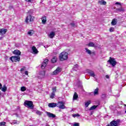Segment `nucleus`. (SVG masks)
<instances>
[{"label": "nucleus", "instance_id": "20", "mask_svg": "<svg viewBox=\"0 0 126 126\" xmlns=\"http://www.w3.org/2000/svg\"><path fill=\"white\" fill-rule=\"evenodd\" d=\"M1 91L2 92H5L6 90H7V88L6 87V86L5 85H4L3 87L1 89Z\"/></svg>", "mask_w": 126, "mask_h": 126}, {"label": "nucleus", "instance_id": "7", "mask_svg": "<svg viewBox=\"0 0 126 126\" xmlns=\"http://www.w3.org/2000/svg\"><path fill=\"white\" fill-rule=\"evenodd\" d=\"M10 60L12 63H13V62L16 63V62H19V61H20V57L19 56H12L10 58Z\"/></svg>", "mask_w": 126, "mask_h": 126}, {"label": "nucleus", "instance_id": "10", "mask_svg": "<svg viewBox=\"0 0 126 126\" xmlns=\"http://www.w3.org/2000/svg\"><path fill=\"white\" fill-rule=\"evenodd\" d=\"M45 71H41L39 72V76H38L39 78L42 79V78H44L45 77Z\"/></svg>", "mask_w": 126, "mask_h": 126}, {"label": "nucleus", "instance_id": "9", "mask_svg": "<svg viewBox=\"0 0 126 126\" xmlns=\"http://www.w3.org/2000/svg\"><path fill=\"white\" fill-rule=\"evenodd\" d=\"M46 114H47L48 117L49 118H52V119L56 118V115H55L52 113L46 111Z\"/></svg>", "mask_w": 126, "mask_h": 126}, {"label": "nucleus", "instance_id": "15", "mask_svg": "<svg viewBox=\"0 0 126 126\" xmlns=\"http://www.w3.org/2000/svg\"><path fill=\"white\" fill-rule=\"evenodd\" d=\"M13 53L14 55H17V56H20L21 55V52L18 50H14Z\"/></svg>", "mask_w": 126, "mask_h": 126}, {"label": "nucleus", "instance_id": "40", "mask_svg": "<svg viewBox=\"0 0 126 126\" xmlns=\"http://www.w3.org/2000/svg\"><path fill=\"white\" fill-rule=\"evenodd\" d=\"M48 62H49V60H48V59H45V60L44 61L43 63H46V64H47Z\"/></svg>", "mask_w": 126, "mask_h": 126}, {"label": "nucleus", "instance_id": "17", "mask_svg": "<svg viewBox=\"0 0 126 126\" xmlns=\"http://www.w3.org/2000/svg\"><path fill=\"white\" fill-rule=\"evenodd\" d=\"M32 50L33 53L38 54V50H37V48H36V47L32 46Z\"/></svg>", "mask_w": 126, "mask_h": 126}, {"label": "nucleus", "instance_id": "1", "mask_svg": "<svg viewBox=\"0 0 126 126\" xmlns=\"http://www.w3.org/2000/svg\"><path fill=\"white\" fill-rule=\"evenodd\" d=\"M49 108H55L58 107L59 109H65L66 107L64 106V103L63 101H59L58 103H50L48 104Z\"/></svg>", "mask_w": 126, "mask_h": 126}, {"label": "nucleus", "instance_id": "37", "mask_svg": "<svg viewBox=\"0 0 126 126\" xmlns=\"http://www.w3.org/2000/svg\"><path fill=\"white\" fill-rule=\"evenodd\" d=\"M52 90V92H54V93H55L56 91H57V87H54V88H53Z\"/></svg>", "mask_w": 126, "mask_h": 126}, {"label": "nucleus", "instance_id": "52", "mask_svg": "<svg viewBox=\"0 0 126 126\" xmlns=\"http://www.w3.org/2000/svg\"><path fill=\"white\" fill-rule=\"evenodd\" d=\"M118 97H120V95H119L118 96Z\"/></svg>", "mask_w": 126, "mask_h": 126}, {"label": "nucleus", "instance_id": "8", "mask_svg": "<svg viewBox=\"0 0 126 126\" xmlns=\"http://www.w3.org/2000/svg\"><path fill=\"white\" fill-rule=\"evenodd\" d=\"M62 71V68H60V67H58L55 70H54L52 73V75H57Z\"/></svg>", "mask_w": 126, "mask_h": 126}, {"label": "nucleus", "instance_id": "29", "mask_svg": "<svg viewBox=\"0 0 126 126\" xmlns=\"http://www.w3.org/2000/svg\"><path fill=\"white\" fill-rule=\"evenodd\" d=\"M21 91L22 92H24V91H26V87L23 86L21 88Z\"/></svg>", "mask_w": 126, "mask_h": 126}, {"label": "nucleus", "instance_id": "16", "mask_svg": "<svg viewBox=\"0 0 126 126\" xmlns=\"http://www.w3.org/2000/svg\"><path fill=\"white\" fill-rule=\"evenodd\" d=\"M42 23L43 24H45L47 22V17L44 16L41 18Z\"/></svg>", "mask_w": 126, "mask_h": 126}, {"label": "nucleus", "instance_id": "36", "mask_svg": "<svg viewBox=\"0 0 126 126\" xmlns=\"http://www.w3.org/2000/svg\"><path fill=\"white\" fill-rule=\"evenodd\" d=\"M71 27H76V24H74V23H72L70 24Z\"/></svg>", "mask_w": 126, "mask_h": 126}, {"label": "nucleus", "instance_id": "54", "mask_svg": "<svg viewBox=\"0 0 126 126\" xmlns=\"http://www.w3.org/2000/svg\"><path fill=\"white\" fill-rule=\"evenodd\" d=\"M45 48H46V46H44Z\"/></svg>", "mask_w": 126, "mask_h": 126}, {"label": "nucleus", "instance_id": "22", "mask_svg": "<svg viewBox=\"0 0 126 126\" xmlns=\"http://www.w3.org/2000/svg\"><path fill=\"white\" fill-rule=\"evenodd\" d=\"M98 2L99 3V4H103L104 5H105L106 4V3H107L106 1H105L104 0H100L98 1Z\"/></svg>", "mask_w": 126, "mask_h": 126}, {"label": "nucleus", "instance_id": "49", "mask_svg": "<svg viewBox=\"0 0 126 126\" xmlns=\"http://www.w3.org/2000/svg\"><path fill=\"white\" fill-rule=\"evenodd\" d=\"M106 126H110V124H108V125H107Z\"/></svg>", "mask_w": 126, "mask_h": 126}, {"label": "nucleus", "instance_id": "3", "mask_svg": "<svg viewBox=\"0 0 126 126\" xmlns=\"http://www.w3.org/2000/svg\"><path fill=\"white\" fill-rule=\"evenodd\" d=\"M31 11H32V10L29 11L28 15L26 19V22H27V23L28 22H33V21H34V17L32 16Z\"/></svg>", "mask_w": 126, "mask_h": 126}, {"label": "nucleus", "instance_id": "14", "mask_svg": "<svg viewBox=\"0 0 126 126\" xmlns=\"http://www.w3.org/2000/svg\"><path fill=\"white\" fill-rule=\"evenodd\" d=\"M55 35H56V33H55V32H51L50 33V34H48V36H49V38H50L51 39H53V38H54Z\"/></svg>", "mask_w": 126, "mask_h": 126}, {"label": "nucleus", "instance_id": "25", "mask_svg": "<svg viewBox=\"0 0 126 126\" xmlns=\"http://www.w3.org/2000/svg\"><path fill=\"white\" fill-rule=\"evenodd\" d=\"M112 25H116L117 24V21H116V19H114L111 22Z\"/></svg>", "mask_w": 126, "mask_h": 126}, {"label": "nucleus", "instance_id": "53", "mask_svg": "<svg viewBox=\"0 0 126 126\" xmlns=\"http://www.w3.org/2000/svg\"><path fill=\"white\" fill-rule=\"evenodd\" d=\"M32 112H34V110H32Z\"/></svg>", "mask_w": 126, "mask_h": 126}, {"label": "nucleus", "instance_id": "28", "mask_svg": "<svg viewBox=\"0 0 126 126\" xmlns=\"http://www.w3.org/2000/svg\"><path fill=\"white\" fill-rule=\"evenodd\" d=\"M46 66H47V64H46V63H44L43 62L41 65V68H42V69H44V68H45V67H46Z\"/></svg>", "mask_w": 126, "mask_h": 126}, {"label": "nucleus", "instance_id": "32", "mask_svg": "<svg viewBox=\"0 0 126 126\" xmlns=\"http://www.w3.org/2000/svg\"><path fill=\"white\" fill-rule=\"evenodd\" d=\"M28 34L29 35V36H32V35L33 34V31H30L28 32Z\"/></svg>", "mask_w": 126, "mask_h": 126}, {"label": "nucleus", "instance_id": "5", "mask_svg": "<svg viewBox=\"0 0 126 126\" xmlns=\"http://www.w3.org/2000/svg\"><path fill=\"white\" fill-rule=\"evenodd\" d=\"M121 124V120L120 119L114 120L110 122L109 125L110 126H119Z\"/></svg>", "mask_w": 126, "mask_h": 126}, {"label": "nucleus", "instance_id": "38", "mask_svg": "<svg viewBox=\"0 0 126 126\" xmlns=\"http://www.w3.org/2000/svg\"><path fill=\"white\" fill-rule=\"evenodd\" d=\"M5 126V122L0 123V126Z\"/></svg>", "mask_w": 126, "mask_h": 126}, {"label": "nucleus", "instance_id": "43", "mask_svg": "<svg viewBox=\"0 0 126 126\" xmlns=\"http://www.w3.org/2000/svg\"><path fill=\"white\" fill-rule=\"evenodd\" d=\"M102 98H106V94H103L102 95Z\"/></svg>", "mask_w": 126, "mask_h": 126}, {"label": "nucleus", "instance_id": "4", "mask_svg": "<svg viewBox=\"0 0 126 126\" xmlns=\"http://www.w3.org/2000/svg\"><path fill=\"white\" fill-rule=\"evenodd\" d=\"M25 107L27 108H30V109H33L34 108V105H33V102L32 101L26 100L24 102Z\"/></svg>", "mask_w": 126, "mask_h": 126}, {"label": "nucleus", "instance_id": "26", "mask_svg": "<svg viewBox=\"0 0 126 126\" xmlns=\"http://www.w3.org/2000/svg\"><path fill=\"white\" fill-rule=\"evenodd\" d=\"M88 46H89V47H94V43H93V42H90L88 44Z\"/></svg>", "mask_w": 126, "mask_h": 126}, {"label": "nucleus", "instance_id": "12", "mask_svg": "<svg viewBox=\"0 0 126 126\" xmlns=\"http://www.w3.org/2000/svg\"><path fill=\"white\" fill-rule=\"evenodd\" d=\"M7 32V30L5 29H0V35H4L5 33Z\"/></svg>", "mask_w": 126, "mask_h": 126}, {"label": "nucleus", "instance_id": "48", "mask_svg": "<svg viewBox=\"0 0 126 126\" xmlns=\"http://www.w3.org/2000/svg\"><path fill=\"white\" fill-rule=\"evenodd\" d=\"M2 86V85H1V84H0V89H1Z\"/></svg>", "mask_w": 126, "mask_h": 126}, {"label": "nucleus", "instance_id": "45", "mask_svg": "<svg viewBox=\"0 0 126 126\" xmlns=\"http://www.w3.org/2000/svg\"><path fill=\"white\" fill-rule=\"evenodd\" d=\"M25 68V67H24L23 68H22L21 69V71H23L24 70Z\"/></svg>", "mask_w": 126, "mask_h": 126}, {"label": "nucleus", "instance_id": "33", "mask_svg": "<svg viewBox=\"0 0 126 126\" xmlns=\"http://www.w3.org/2000/svg\"><path fill=\"white\" fill-rule=\"evenodd\" d=\"M116 10H117V11H124V8L123 7H121V8H118L116 9Z\"/></svg>", "mask_w": 126, "mask_h": 126}, {"label": "nucleus", "instance_id": "46", "mask_svg": "<svg viewBox=\"0 0 126 126\" xmlns=\"http://www.w3.org/2000/svg\"><path fill=\"white\" fill-rule=\"evenodd\" d=\"M105 77H106V78H107V79L110 78V76H109L108 75H106V76H105Z\"/></svg>", "mask_w": 126, "mask_h": 126}, {"label": "nucleus", "instance_id": "44", "mask_svg": "<svg viewBox=\"0 0 126 126\" xmlns=\"http://www.w3.org/2000/svg\"><path fill=\"white\" fill-rule=\"evenodd\" d=\"M25 74H26V75H28V71H26L25 72Z\"/></svg>", "mask_w": 126, "mask_h": 126}, {"label": "nucleus", "instance_id": "39", "mask_svg": "<svg viewBox=\"0 0 126 126\" xmlns=\"http://www.w3.org/2000/svg\"><path fill=\"white\" fill-rule=\"evenodd\" d=\"M114 30H115V28H111L109 29L110 32H114Z\"/></svg>", "mask_w": 126, "mask_h": 126}, {"label": "nucleus", "instance_id": "42", "mask_svg": "<svg viewBox=\"0 0 126 126\" xmlns=\"http://www.w3.org/2000/svg\"><path fill=\"white\" fill-rule=\"evenodd\" d=\"M26 1H27L28 2H32V0H25Z\"/></svg>", "mask_w": 126, "mask_h": 126}, {"label": "nucleus", "instance_id": "41", "mask_svg": "<svg viewBox=\"0 0 126 126\" xmlns=\"http://www.w3.org/2000/svg\"><path fill=\"white\" fill-rule=\"evenodd\" d=\"M73 126H79V123H74Z\"/></svg>", "mask_w": 126, "mask_h": 126}, {"label": "nucleus", "instance_id": "35", "mask_svg": "<svg viewBox=\"0 0 126 126\" xmlns=\"http://www.w3.org/2000/svg\"><path fill=\"white\" fill-rule=\"evenodd\" d=\"M35 113H36V114H37V115H39V116L42 115V112H41L39 110H36Z\"/></svg>", "mask_w": 126, "mask_h": 126}, {"label": "nucleus", "instance_id": "34", "mask_svg": "<svg viewBox=\"0 0 126 126\" xmlns=\"http://www.w3.org/2000/svg\"><path fill=\"white\" fill-rule=\"evenodd\" d=\"M55 97V93L54 92H52L51 93V94L50 95V97L51 98V99H54V97Z\"/></svg>", "mask_w": 126, "mask_h": 126}, {"label": "nucleus", "instance_id": "27", "mask_svg": "<svg viewBox=\"0 0 126 126\" xmlns=\"http://www.w3.org/2000/svg\"><path fill=\"white\" fill-rule=\"evenodd\" d=\"M97 107H98V105H94V106H92V107L90 108V110H95V109H96V108H97Z\"/></svg>", "mask_w": 126, "mask_h": 126}, {"label": "nucleus", "instance_id": "31", "mask_svg": "<svg viewBox=\"0 0 126 126\" xmlns=\"http://www.w3.org/2000/svg\"><path fill=\"white\" fill-rule=\"evenodd\" d=\"M85 50L87 54H89V55H91V51H90V50L88 49V48H86Z\"/></svg>", "mask_w": 126, "mask_h": 126}, {"label": "nucleus", "instance_id": "2", "mask_svg": "<svg viewBox=\"0 0 126 126\" xmlns=\"http://www.w3.org/2000/svg\"><path fill=\"white\" fill-rule=\"evenodd\" d=\"M68 55V54L67 52H62L59 56L60 60L61 61H65L66 60H67Z\"/></svg>", "mask_w": 126, "mask_h": 126}, {"label": "nucleus", "instance_id": "24", "mask_svg": "<svg viewBox=\"0 0 126 126\" xmlns=\"http://www.w3.org/2000/svg\"><path fill=\"white\" fill-rule=\"evenodd\" d=\"M73 69L74 70H75L76 71V70L78 69V64H76L75 65H74L73 67Z\"/></svg>", "mask_w": 126, "mask_h": 126}, {"label": "nucleus", "instance_id": "6", "mask_svg": "<svg viewBox=\"0 0 126 126\" xmlns=\"http://www.w3.org/2000/svg\"><path fill=\"white\" fill-rule=\"evenodd\" d=\"M108 63H109L112 66H115V65L117 64V61H116V59L112 57H110L109 60L108 61Z\"/></svg>", "mask_w": 126, "mask_h": 126}, {"label": "nucleus", "instance_id": "51", "mask_svg": "<svg viewBox=\"0 0 126 126\" xmlns=\"http://www.w3.org/2000/svg\"><path fill=\"white\" fill-rule=\"evenodd\" d=\"M46 48H48V45L46 46Z\"/></svg>", "mask_w": 126, "mask_h": 126}, {"label": "nucleus", "instance_id": "50", "mask_svg": "<svg viewBox=\"0 0 126 126\" xmlns=\"http://www.w3.org/2000/svg\"><path fill=\"white\" fill-rule=\"evenodd\" d=\"M46 126H50V125H46Z\"/></svg>", "mask_w": 126, "mask_h": 126}, {"label": "nucleus", "instance_id": "19", "mask_svg": "<svg viewBox=\"0 0 126 126\" xmlns=\"http://www.w3.org/2000/svg\"><path fill=\"white\" fill-rule=\"evenodd\" d=\"M78 98V94H77V93H76V92H75L73 96V100H76Z\"/></svg>", "mask_w": 126, "mask_h": 126}, {"label": "nucleus", "instance_id": "30", "mask_svg": "<svg viewBox=\"0 0 126 126\" xmlns=\"http://www.w3.org/2000/svg\"><path fill=\"white\" fill-rule=\"evenodd\" d=\"M73 118H76L77 117H80V115L79 114H73L72 115Z\"/></svg>", "mask_w": 126, "mask_h": 126}, {"label": "nucleus", "instance_id": "13", "mask_svg": "<svg viewBox=\"0 0 126 126\" xmlns=\"http://www.w3.org/2000/svg\"><path fill=\"white\" fill-rule=\"evenodd\" d=\"M88 73H89L90 75H91V76H92V77H95V76H96V75H95L94 71L91 70H88Z\"/></svg>", "mask_w": 126, "mask_h": 126}, {"label": "nucleus", "instance_id": "23", "mask_svg": "<svg viewBox=\"0 0 126 126\" xmlns=\"http://www.w3.org/2000/svg\"><path fill=\"white\" fill-rule=\"evenodd\" d=\"M11 125H18L19 122H17L16 120H13L11 121Z\"/></svg>", "mask_w": 126, "mask_h": 126}, {"label": "nucleus", "instance_id": "21", "mask_svg": "<svg viewBox=\"0 0 126 126\" xmlns=\"http://www.w3.org/2000/svg\"><path fill=\"white\" fill-rule=\"evenodd\" d=\"M91 104V101L88 100L86 103H85V106H86V108H87Z\"/></svg>", "mask_w": 126, "mask_h": 126}, {"label": "nucleus", "instance_id": "11", "mask_svg": "<svg viewBox=\"0 0 126 126\" xmlns=\"http://www.w3.org/2000/svg\"><path fill=\"white\" fill-rule=\"evenodd\" d=\"M98 93H99V89H98V88H96V89L94 90V92H92L90 94H91V95H93L94 94V95L95 96V95H98Z\"/></svg>", "mask_w": 126, "mask_h": 126}, {"label": "nucleus", "instance_id": "18", "mask_svg": "<svg viewBox=\"0 0 126 126\" xmlns=\"http://www.w3.org/2000/svg\"><path fill=\"white\" fill-rule=\"evenodd\" d=\"M58 60V58L57 57H54L53 58V59H51V62L53 63H57V61Z\"/></svg>", "mask_w": 126, "mask_h": 126}, {"label": "nucleus", "instance_id": "47", "mask_svg": "<svg viewBox=\"0 0 126 126\" xmlns=\"http://www.w3.org/2000/svg\"><path fill=\"white\" fill-rule=\"evenodd\" d=\"M115 4H119V5H121V3H120L119 2H117L115 3Z\"/></svg>", "mask_w": 126, "mask_h": 126}]
</instances>
